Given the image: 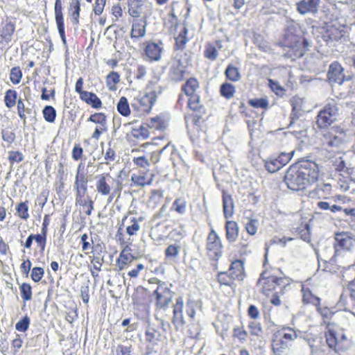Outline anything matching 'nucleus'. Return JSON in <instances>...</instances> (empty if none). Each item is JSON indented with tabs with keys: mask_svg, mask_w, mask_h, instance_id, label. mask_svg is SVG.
<instances>
[{
	"mask_svg": "<svg viewBox=\"0 0 355 355\" xmlns=\"http://www.w3.org/2000/svg\"><path fill=\"white\" fill-rule=\"evenodd\" d=\"M318 177V165L315 162L302 159L287 168L283 181L290 190L300 191L315 183Z\"/></svg>",
	"mask_w": 355,
	"mask_h": 355,
	"instance_id": "1",
	"label": "nucleus"
},
{
	"mask_svg": "<svg viewBox=\"0 0 355 355\" xmlns=\"http://www.w3.org/2000/svg\"><path fill=\"white\" fill-rule=\"evenodd\" d=\"M282 46L289 48L296 58L302 57L309 50L308 40L304 37V31L300 24L294 21L288 22L284 31Z\"/></svg>",
	"mask_w": 355,
	"mask_h": 355,
	"instance_id": "2",
	"label": "nucleus"
},
{
	"mask_svg": "<svg viewBox=\"0 0 355 355\" xmlns=\"http://www.w3.org/2000/svg\"><path fill=\"white\" fill-rule=\"evenodd\" d=\"M262 282L261 293L268 297L277 288H279L280 294H284L286 287L291 284V279L285 275L278 277L275 273L271 274L268 270H265L260 274L257 284Z\"/></svg>",
	"mask_w": 355,
	"mask_h": 355,
	"instance_id": "3",
	"label": "nucleus"
},
{
	"mask_svg": "<svg viewBox=\"0 0 355 355\" xmlns=\"http://www.w3.org/2000/svg\"><path fill=\"white\" fill-rule=\"evenodd\" d=\"M325 331L326 343L329 348L338 351L347 341L345 330L336 323H327Z\"/></svg>",
	"mask_w": 355,
	"mask_h": 355,
	"instance_id": "4",
	"label": "nucleus"
},
{
	"mask_svg": "<svg viewBox=\"0 0 355 355\" xmlns=\"http://www.w3.org/2000/svg\"><path fill=\"white\" fill-rule=\"evenodd\" d=\"M206 113L192 112L184 115V122L187 131V135L190 140L194 142L198 135L196 134L202 130L203 124L205 122L204 116Z\"/></svg>",
	"mask_w": 355,
	"mask_h": 355,
	"instance_id": "5",
	"label": "nucleus"
},
{
	"mask_svg": "<svg viewBox=\"0 0 355 355\" xmlns=\"http://www.w3.org/2000/svg\"><path fill=\"white\" fill-rule=\"evenodd\" d=\"M153 84V82L150 81L146 87V89L149 91L144 95L140 99L138 100L139 105L136 103H132V107L134 110H139V106L142 108V111L148 113L152 107L155 104L157 96L162 93L161 87L159 86L157 88H155V89H150V85Z\"/></svg>",
	"mask_w": 355,
	"mask_h": 355,
	"instance_id": "6",
	"label": "nucleus"
},
{
	"mask_svg": "<svg viewBox=\"0 0 355 355\" xmlns=\"http://www.w3.org/2000/svg\"><path fill=\"white\" fill-rule=\"evenodd\" d=\"M338 107L335 104H327L320 110L317 116L316 123L319 128H325L329 126L336 120L338 114Z\"/></svg>",
	"mask_w": 355,
	"mask_h": 355,
	"instance_id": "7",
	"label": "nucleus"
},
{
	"mask_svg": "<svg viewBox=\"0 0 355 355\" xmlns=\"http://www.w3.org/2000/svg\"><path fill=\"white\" fill-rule=\"evenodd\" d=\"M17 19L14 17L6 16L0 24V44L8 45L12 39L15 28Z\"/></svg>",
	"mask_w": 355,
	"mask_h": 355,
	"instance_id": "8",
	"label": "nucleus"
},
{
	"mask_svg": "<svg viewBox=\"0 0 355 355\" xmlns=\"http://www.w3.org/2000/svg\"><path fill=\"white\" fill-rule=\"evenodd\" d=\"M155 305L159 309H165L168 307L173 296V292L167 286L166 283H160L154 291Z\"/></svg>",
	"mask_w": 355,
	"mask_h": 355,
	"instance_id": "9",
	"label": "nucleus"
},
{
	"mask_svg": "<svg viewBox=\"0 0 355 355\" xmlns=\"http://www.w3.org/2000/svg\"><path fill=\"white\" fill-rule=\"evenodd\" d=\"M334 240V248L336 255H338L340 250H349L355 243V239L352 237V234L348 232L336 233Z\"/></svg>",
	"mask_w": 355,
	"mask_h": 355,
	"instance_id": "10",
	"label": "nucleus"
},
{
	"mask_svg": "<svg viewBox=\"0 0 355 355\" xmlns=\"http://www.w3.org/2000/svg\"><path fill=\"white\" fill-rule=\"evenodd\" d=\"M88 182L87 173L85 171V166L80 163L77 168L73 184L76 194L87 193Z\"/></svg>",
	"mask_w": 355,
	"mask_h": 355,
	"instance_id": "11",
	"label": "nucleus"
},
{
	"mask_svg": "<svg viewBox=\"0 0 355 355\" xmlns=\"http://www.w3.org/2000/svg\"><path fill=\"white\" fill-rule=\"evenodd\" d=\"M55 19L57 24L58 33L61 37L63 44L67 48L65 30H64V17L62 13V4L61 0H55Z\"/></svg>",
	"mask_w": 355,
	"mask_h": 355,
	"instance_id": "12",
	"label": "nucleus"
},
{
	"mask_svg": "<svg viewBox=\"0 0 355 355\" xmlns=\"http://www.w3.org/2000/svg\"><path fill=\"white\" fill-rule=\"evenodd\" d=\"M55 19L57 24L58 33L61 37L63 44L67 48L65 30H64V17L62 13V4L61 0H55Z\"/></svg>",
	"mask_w": 355,
	"mask_h": 355,
	"instance_id": "13",
	"label": "nucleus"
},
{
	"mask_svg": "<svg viewBox=\"0 0 355 355\" xmlns=\"http://www.w3.org/2000/svg\"><path fill=\"white\" fill-rule=\"evenodd\" d=\"M184 301L182 297L180 296L176 299L175 304L173 306L172 323L176 330L181 329L185 324L184 320L182 309Z\"/></svg>",
	"mask_w": 355,
	"mask_h": 355,
	"instance_id": "14",
	"label": "nucleus"
},
{
	"mask_svg": "<svg viewBox=\"0 0 355 355\" xmlns=\"http://www.w3.org/2000/svg\"><path fill=\"white\" fill-rule=\"evenodd\" d=\"M76 205H79L82 211L87 215L90 216L94 209V201L87 193L76 194Z\"/></svg>",
	"mask_w": 355,
	"mask_h": 355,
	"instance_id": "15",
	"label": "nucleus"
},
{
	"mask_svg": "<svg viewBox=\"0 0 355 355\" xmlns=\"http://www.w3.org/2000/svg\"><path fill=\"white\" fill-rule=\"evenodd\" d=\"M343 68L338 62H333L329 67L327 78L329 82L336 83L339 85L344 82Z\"/></svg>",
	"mask_w": 355,
	"mask_h": 355,
	"instance_id": "16",
	"label": "nucleus"
},
{
	"mask_svg": "<svg viewBox=\"0 0 355 355\" xmlns=\"http://www.w3.org/2000/svg\"><path fill=\"white\" fill-rule=\"evenodd\" d=\"M320 0H300L296 3L297 10L302 15L315 14L318 10Z\"/></svg>",
	"mask_w": 355,
	"mask_h": 355,
	"instance_id": "17",
	"label": "nucleus"
},
{
	"mask_svg": "<svg viewBox=\"0 0 355 355\" xmlns=\"http://www.w3.org/2000/svg\"><path fill=\"white\" fill-rule=\"evenodd\" d=\"M186 73V67L183 65L180 59L176 60L169 70V76L171 80L180 82L184 80Z\"/></svg>",
	"mask_w": 355,
	"mask_h": 355,
	"instance_id": "18",
	"label": "nucleus"
},
{
	"mask_svg": "<svg viewBox=\"0 0 355 355\" xmlns=\"http://www.w3.org/2000/svg\"><path fill=\"white\" fill-rule=\"evenodd\" d=\"M222 202L224 217L231 218L234 214V204L232 196L225 189H222Z\"/></svg>",
	"mask_w": 355,
	"mask_h": 355,
	"instance_id": "19",
	"label": "nucleus"
},
{
	"mask_svg": "<svg viewBox=\"0 0 355 355\" xmlns=\"http://www.w3.org/2000/svg\"><path fill=\"white\" fill-rule=\"evenodd\" d=\"M291 104L292 106V110L289 116L290 123L288 127H291L303 113L302 110V100L298 97H293L291 100Z\"/></svg>",
	"mask_w": 355,
	"mask_h": 355,
	"instance_id": "20",
	"label": "nucleus"
},
{
	"mask_svg": "<svg viewBox=\"0 0 355 355\" xmlns=\"http://www.w3.org/2000/svg\"><path fill=\"white\" fill-rule=\"evenodd\" d=\"M160 340V334L153 327H148L145 331V341L146 349L152 350L158 344Z\"/></svg>",
	"mask_w": 355,
	"mask_h": 355,
	"instance_id": "21",
	"label": "nucleus"
},
{
	"mask_svg": "<svg viewBox=\"0 0 355 355\" xmlns=\"http://www.w3.org/2000/svg\"><path fill=\"white\" fill-rule=\"evenodd\" d=\"M147 25L146 17H144L140 20L133 23L131 31V38L138 39L144 37L146 33V26Z\"/></svg>",
	"mask_w": 355,
	"mask_h": 355,
	"instance_id": "22",
	"label": "nucleus"
},
{
	"mask_svg": "<svg viewBox=\"0 0 355 355\" xmlns=\"http://www.w3.org/2000/svg\"><path fill=\"white\" fill-rule=\"evenodd\" d=\"M229 272L237 280H243L245 277L243 262L240 259L234 261L229 268Z\"/></svg>",
	"mask_w": 355,
	"mask_h": 355,
	"instance_id": "23",
	"label": "nucleus"
},
{
	"mask_svg": "<svg viewBox=\"0 0 355 355\" xmlns=\"http://www.w3.org/2000/svg\"><path fill=\"white\" fill-rule=\"evenodd\" d=\"M225 236L230 243L234 242L239 236V226L234 220H227L225 223Z\"/></svg>",
	"mask_w": 355,
	"mask_h": 355,
	"instance_id": "24",
	"label": "nucleus"
},
{
	"mask_svg": "<svg viewBox=\"0 0 355 355\" xmlns=\"http://www.w3.org/2000/svg\"><path fill=\"white\" fill-rule=\"evenodd\" d=\"M128 12L133 18H139L141 13L144 6L142 0H128Z\"/></svg>",
	"mask_w": 355,
	"mask_h": 355,
	"instance_id": "25",
	"label": "nucleus"
},
{
	"mask_svg": "<svg viewBox=\"0 0 355 355\" xmlns=\"http://www.w3.org/2000/svg\"><path fill=\"white\" fill-rule=\"evenodd\" d=\"M301 291L302 293V303L304 304H311L316 307L321 303V299L313 294L309 288L302 287Z\"/></svg>",
	"mask_w": 355,
	"mask_h": 355,
	"instance_id": "26",
	"label": "nucleus"
},
{
	"mask_svg": "<svg viewBox=\"0 0 355 355\" xmlns=\"http://www.w3.org/2000/svg\"><path fill=\"white\" fill-rule=\"evenodd\" d=\"M207 255L210 259L218 261L222 255L221 241L207 243Z\"/></svg>",
	"mask_w": 355,
	"mask_h": 355,
	"instance_id": "27",
	"label": "nucleus"
},
{
	"mask_svg": "<svg viewBox=\"0 0 355 355\" xmlns=\"http://www.w3.org/2000/svg\"><path fill=\"white\" fill-rule=\"evenodd\" d=\"M148 297V290L142 286H138L135 288L132 297L133 304L136 305H143L146 303Z\"/></svg>",
	"mask_w": 355,
	"mask_h": 355,
	"instance_id": "28",
	"label": "nucleus"
},
{
	"mask_svg": "<svg viewBox=\"0 0 355 355\" xmlns=\"http://www.w3.org/2000/svg\"><path fill=\"white\" fill-rule=\"evenodd\" d=\"M316 311L320 315L322 318V323L326 324L327 327V323H331L327 321L333 318L334 314L336 313V310L335 307L329 308L327 306H321V303L315 307Z\"/></svg>",
	"mask_w": 355,
	"mask_h": 355,
	"instance_id": "29",
	"label": "nucleus"
},
{
	"mask_svg": "<svg viewBox=\"0 0 355 355\" xmlns=\"http://www.w3.org/2000/svg\"><path fill=\"white\" fill-rule=\"evenodd\" d=\"M81 100L91 105L94 109H99L102 107V102L101 99L93 92H83L81 94Z\"/></svg>",
	"mask_w": 355,
	"mask_h": 355,
	"instance_id": "30",
	"label": "nucleus"
},
{
	"mask_svg": "<svg viewBox=\"0 0 355 355\" xmlns=\"http://www.w3.org/2000/svg\"><path fill=\"white\" fill-rule=\"evenodd\" d=\"M199 88V83L196 78H190L182 85L181 90L187 96L198 94L197 89Z\"/></svg>",
	"mask_w": 355,
	"mask_h": 355,
	"instance_id": "31",
	"label": "nucleus"
},
{
	"mask_svg": "<svg viewBox=\"0 0 355 355\" xmlns=\"http://www.w3.org/2000/svg\"><path fill=\"white\" fill-rule=\"evenodd\" d=\"M105 176L110 177V173H103L96 176V190L103 196H107L110 193L111 188L106 182Z\"/></svg>",
	"mask_w": 355,
	"mask_h": 355,
	"instance_id": "32",
	"label": "nucleus"
},
{
	"mask_svg": "<svg viewBox=\"0 0 355 355\" xmlns=\"http://www.w3.org/2000/svg\"><path fill=\"white\" fill-rule=\"evenodd\" d=\"M271 346L273 353L276 355H281L288 347L286 342L277 334H273Z\"/></svg>",
	"mask_w": 355,
	"mask_h": 355,
	"instance_id": "33",
	"label": "nucleus"
},
{
	"mask_svg": "<svg viewBox=\"0 0 355 355\" xmlns=\"http://www.w3.org/2000/svg\"><path fill=\"white\" fill-rule=\"evenodd\" d=\"M188 107L193 111V112L206 113V109L200 104V96L198 94L191 95L188 96Z\"/></svg>",
	"mask_w": 355,
	"mask_h": 355,
	"instance_id": "34",
	"label": "nucleus"
},
{
	"mask_svg": "<svg viewBox=\"0 0 355 355\" xmlns=\"http://www.w3.org/2000/svg\"><path fill=\"white\" fill-rule=\"evenodd\" d=\"M145 54L150 60H159L161 56V48L155 43H149L145 48Z\"/></svg>",
	"mask_w": 355,
	"mask_h": 355,
	"instance_id": "35",
	"label": "nucleus"
},
{
	"mask_svg": "<svg viewBox=\"0 0 355 355\" xmlns=\"http://www.w3.org/2000/svg\"><path fill=\"white\" fill-rule=\"evenodd\" d=\"M313 193L317 195L318 198L329 199L331 193V185L329 183L318 184Z\"/></svg>",
	"mask_w": 355,
	"mask_h": 355,
	"instance_id": "36",
	"label": "nucleus"
},
{
	"mask_svg": "<svg viewBox=\"0 0 355 355\" xmlns=\"http://www.w3.org/2000/svg\"><path fill=\"white\" fill-rule=\"evenodd\" d=\"M322 39L327 43L337 41L340 37V33L333 26L327 28L322 33Z\"/></svg>",
	"mask_w": 355,
	"mask_h": 355,
	"instance_id": "37",
	"label": "nucleus"
},
{
	"mask_svg": "<svg viewBox=\"0 0 355 355\" xmlns=\"http://www.w3.org/2000/svg\"><path fill=\"white\" fill-rule=\"evenodd\" d=\"M293 230L294 232L297 233L302 240L307 243L311 241V230L308 223L302 224L300 227L293 228Z\"/></svg>",
	"mask_w": 355,
	"mask_h": 355,
	"instance_id": "38",
	"label": "nucleus"
},
{
	"mask_svg": "<svg viewBox=\"0 0 355 355\" xmlns=\"http://www.w3.org/2000/svg\"><path fill=\"white\" fill-rule=\"evenodd\" d=\"M88 121L93 122L94 123L100 124L103 128L102 130L103 131L107 130V116L103 112H97L92 114L89 119Z\"/></svg>",
	"mask_w": 355,
	"mask_h": 355,
	"instance_id": "39",
	"label": "nucleus"
},
{
	"mask_svg": "<svg viewBox=\"0 0 355 355\" xmlns=\"http://www.w3.org/2000/svg\"><path fill=\"white\" fill-rule=\"evenodd\" d=\"M116 109L118 112L123 116H128L130 115V109L126 97L122 96L120 98L116 105Z\"/></svg>",
	"mask_w": 355,
	"mask_h": 355,
	"instance_id": "40",
	"label": "nucleus"
},
{
	"mask_svg": "<svg viewBox=\"0 0 355 355\" xmlns=\"http://www.w3.org/2000/svg\"><path fill=\"white\" fill-rule=\"evenodd\" d=\"M17 92L14 89H8L5 93L4 103L8 108H12L17 103Z\"/></svg>",
	"mask_w": 355,
	"mask_h": 355,
	"instance_id": "41",
	"label": "nucleus"
},
{
	"mask_svg": "<svg viewBox=\"0 0 355 355\" xmlns=\"http://www.w3.org/2000/svg\"><path fill=\"white\" fill-rule=\"evenodd\" d=\"M225 74L228 80L233 82L238 81L241 78L239 69L232 64L227 65L225 71Z\"/></svg>",
	"mask_w": 355,
	"mask_h": 355,
	"instance_id": "42",
	"label": "nucleus"
},
{
	"mask_svg": "<svg viewBox=\"0 0 355 355\" xmlns=\"http://www.w3.org/2000/svg\"><path fill=\"white\" fill-rule=\"evenodd\" d=\"M135 259V257L131 253L123 254V252H121L116 259V266L119 268V270H123L128 263Z\"/></svg>",
	"mask_w": 355,
	"mask_h": 355,
	"instance_id": "43",
	"label": "nucleus"
},
{
	"mask_svg": "<svg viewBox=\"0 0 355 355\" xmlns=\"http://www.w3.org/2000/svg\"><path fill=\"white\" fill-rule=\"evenodd\" d=\"M220 95L227 99L231 98L235 93V87L228 83H225L220 87Z\"/></svg>",
	"mask_w": 355,
	"mask_h": 355,
	"instance_id": "44",
	"label": "nucleus"
},
{
	"mask_svg": "<svg viewBox=\"0 0 355 355\" xmlns=\"http://www.w3.org/2000/svg\"><path fill=\"white\" fill-rule=\"evenodd\" d=\"M317 207L321 210H330L332 213L341 211L343 206L341 205H331L329 202L320 201L317 203Z\"/></svg>",
	"mask_w": 355,
	"mask_h": 355,
	"instance_id": "45",
	"label": "nucleus"
},
{
	"mask_svg": "<svg viewBox=\"0 0 355 355\" xmlns=\"http://www.w3.org/2000/svg\"><path fill=\"white\" fill-rule=\"evenodd\" d=\"M69 12L71 16L73 25L76 26V29L78 28L79 25L80 6L69 5Z\"/></svg>",
	"mask_w": 355,
	"mask_h": 355,
	"instance_id": "46",
	"label": "nucleus"
},
{
	"mask_svg": "<svg viewBox=\"0 0 355 355\" xmlns=\"http://www.w3.org/2000/svg\"><path fill=\"white\" fill-rule=\"evenodd\" d=\"M44 119L49 123H53L56 118V110L51 105H46L42 110Z\"/></svg>",
	"mask_w": 355,
	"mask_h": 355,
	"instance_id": "47",
	"label": "nucleus"
},
{
	"mask_svg": "<svg viewBox=\"0 0 355 355\" xmlns=\"http://www.w3.org/2000/svg\"><path fill=\"white\" fill-rule=\"evenodd\" d=\"M21 297L24 302L29 301L32 299V287L28 283H23L20 287Z\"/></svg>",
	"mask_w": 355,
	"mask_h": 355,
	"instance_id": "48",
	"label": "nucleus"
},
{
	"mask_svg": "<svg viewBox=\"0 0 355 355\" xmlns=\"http://www.w3.org/2000/svg\"><path fill=\"white\" fill-rule=\"evenodd\" d=\"M131 181L134 185L144 187L146 185H150L152 184L153 178L146 180L144 175H137L133 174L131 176Z\"/></svg>",
	"mask_w": 355,
	"mask_h": 355,
	"instance_id": "49",
	"label": "nucleus"
},
{
	"mask_svg": "<svg viewBox=\"0 0 355 355\" xmlns=\"http://www.w3.org/2000/svg\"><path fill=\"white\" fill-rule=\"evenodd\" d=\"M264 167L267 171L273 173L282 168L277 158H272L265 162Z\"/></svg>",
	"mask_w": 355,
	"mask_h": 355,
	"instance_id": "50",
	"label": "nucleus"
},
{
	"mask_svg": "<svg viewBox=\"0 0 355 355\" xmlns=\"http://www.w3.org/2000/svg\"><path fill=\"white\" fill-rule=\"evenodd\" d=\"M148 127L155 130H162L165 128L164 121L160 116H155L147 121Z\"/></svg>",
	"mask_w": 355,
	"mask_h": 355,
	"instance_id": "51",
	"label": "nucleus"
},
{
	"mask_svg": "<svg viewBox=\"0 0 355 355\" xmlns=\"http://www.w3.org/2000/svg\"><path fill=\"white\" fill-rule=\"evenodd\" d=\"M131 135L136 139H146L149 137V132L146 127L141 125L139 128H132Z\"/></svg>",
	"mask_w": 355,
	"mask_h": 355,
	"instance_id": "52",
	"label": "nucleus"
},
{
	"mask_svg": "<svg viewBox=\"0 0 355 355\" xmlns=\"http://www.w3.org/2000/svg\"><path fill=\"white\" fill-rule=\"evenodd\" d=\"M204 56L211 61L215 60L218 56L216 46L211 43L207 44L204 51Z\"/></svg>",
	"mask_w": 355,
	"mask_h": 355,
	"instance_id": "53",
	"label": "nucleus"
},
{
	"mask_svg": "<svg viewBox=\"0 0 355 355\" xmlns=\"http://www.w3.org/2000/svg\"><path fill=\"white\" fill-rule=\"evenodd\" d=\"M217 280L221 285L230 286L235 279L232 277L230 272H220L217 275Z\"/></svg>",
	"mask_w": 355,
	"mask_h": 355,
	"instance_id": "54",
	"label": "nucleus"
},
{
	"mask_svg": "<svg viewBox=\"0 0 355 355\" xmlns=\"http://www.w3.org/2000/svg\"><path fill=\"white\" fill-rule=\"evenodd\" d=\"M31 323L30 318L26 315L23 316L15 324V329L19 332H26Z\"/></svg>",
	"mask_w": 355,
	"mask_h": 355,
	"instance_id": "55",
	"label": "nucleus"
},
{
	"mask_svg": "<svg viewBox=\"0 0 355 355\" xmlns=\"http://www.w3.org/2000/svg\"><path fill=\"white\" fill-rule=\"evenodd\" d=\"M22 78V71L19 67H12L10 73V80L14 85L20 83Z\"/></svg>",
	"mask_w": 355,
	"mask_h": 355,
	"instance_id": "56",
	"label": "nucleus"
},
{
	"mask_svg": "<svg viewBox=\"0 0 355 355\" xmlns=\"http://www.w3.org/2000/svg\"><path fill=\"white\" fill-rule=\"evenodd\" d=\"M28 205V201L26 200L19 203L16 208V211L18 213L19 216L23 220H26L29 217Z\"/></svg>",
	"mask_w": 355,
	"mask_h": 355,
	"instance_id": "57",
	"label": "nucleus"
},
{
	"mask_svg": "<svg viewBox=\"0 0 355 355\" xmlns=\"http://www.w3.org/2000/svg\"><path fill=\"white\" fill-rule=\"evenodd\" d=\"M248 103L256 108L267 109L268 106V101L263 98L250 99Z\"/></svg>",
	"mask_w": 355,
	"mask_h": 355,
	"instance_id": "58",
	"label": "nucleus"
},
{
	"mask_svg": "<svg viewBox=\"0 0 355 355\" xmlns=\"http://www.w3.org/2000/svg\"><path fill=\"white\" fill-rule=\"evenodd\" d=\"M8 159L10 164H13L14 163H19L24 160V155L19 150H11L8 152Z\"/></svg>",
	"mask_w": 355,
	"mask_h": 355,
	"instance_id": "59",
	"label": "nucleus"
},
{
	"mask_svg": "<svg viewBox=\"0 0 355 355\" xmlns=\"http://www.w3.org/2000/svg\"><path fill=\"white\" fill-rule=\"evenodd\" d=\"M248 328L250 329V334L252 336H259L262 333V327L261 323L259 322H249Z\"/></svg>",
	"mask_w": 355,
	"mask_h": 355,
	"instance_id": "60",
	"label": "nucleus"
},
{
	"mask_svg": "<svg viewBox=\"0 0 355 355\" xmlns=\"http://www.w3.org/2000/svg\"><path fill=\"white\" fill-rule=\"evenodd\" d=\"M172 209L180 214H183L186 211V202L184 200L178 198L172 204Z\"/></svg>",
	"mask_w": 355,
	"mask_h": 355,
	"instance_id": "61",
	"label": "nucleus"
},
{
	"mask_svg": "<svg viewBox=\"0 0 355 355\" xmlns=\"http://www.w3.org/2000/svg\"><path fill=\"white\" fill-rule=\"evenodd\" d=\"M259 220L257 219H250L245 224V230L250 235H254L257 231Z\"/></svg>",
	"mask_w": 355,
	"mask_h": 355,
	"instance_id": "62",
	"label": "nucleus"
},
{
	"mask_svg": "<svg viewBox=\"0 0 355 355\" xmlns=\"http://www.w3.org/2000/svg\"><path fill=\"white\" fill-rule=\"evenodd\" d=\"M180 246L175 244L169 245L165 250L164 254L166 258H175L180 251Z\"/></svg>",
	"mask_w": 355,
	"mask_h": 355,
	"instance_id": "63",
	"label": "nucleus"
},
{
	"mask_svg": "<svg viewBox=\"0 0 355 355\" xmlns=\"http://www.w3.org/2000/svg\"><path fill=\"white\" fill-rule=\"evenodd\" d=\"M348 289L350 292L349 297L352 301V313L355 315V277L354 279L349 282Z\"/></svg>",
	"mask_w": 355,
	"mask_h": 355,
	"instance_id": "64",
	"label": "nucleus"
}]
</instances>
